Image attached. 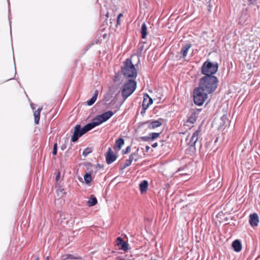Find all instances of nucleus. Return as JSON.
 <instances>
[{"label":"nucleus","instance_id":"nucleus-1","mask_svg":"<svg viewBox=\"0 0 260 260\" xmlns=\"http://www.w3.org/2000/svg\"><path fill=\"white\" fill-rule=\"evenodd\" d=\"M218 80L215 76H204L199 82V90H202L208 93L215 91L217 87Z\"/></svg>","mask_w":260,"mask_h":260},{"label":"nucleus","instance_id":"nucleus-2","mask_svg":"<svg viewBox=\"0 0 260 260\" xmlns=\"http://www.w3.org/2000/svg\"><path fill=\"white\" fill-rule=\"evenodd\" d=\"M121 72L125 78L135 79L138 75L137 71L131 58H127L121 67Z\"/></svg>","mask_w":260,"mask_h":260},{"label":"nucleus","instance_id":"nucleus-3","mask_svg":"<svg viewBox=\"0 0 260 260\" xmlns=\"http://www.w3.org/2000/svg\"><path fill=\"white\" fill-rule=\"evenodd\" d=\"M137 84V82L134 79H127L125 82L121 89V95L124 101L135 91Z\"/></svg>","mask_w":260,"mask_h":260},{"label":"nucleus","instance_id":"nucleus-4","mask_svg":"<svg viewBox=\"0 0 260 260\" xmlns=\"http://www.w3.org/2000/svg\"><path fill=\"white\" fill-rule=\"evenodd\" d=\"M92 129H93V127L90 122L88 123L82 127H81V125L77 124L74 127L73 135L71 138V141L72 142H77L81 137Z\"/></svg>","mask_w":260,"mask_h":260},{"label":"nucleus","instance_id":"nucleus-5","mask_svg":"<svg viewBox=\"0 0 260 260\" xmlns=\"http://www.w3.org/2000/svg\"><path fill=\"white\" fill-rule=\"evenodd\" d=\"M116 112L117 110H115L114 112L112 111H108L105 112L102 114L97 115L93 119L92 121L90 123L93 128L107 121Z\"/></svg>","mask_w":260,"mask_h":260},{"label":"nucleus","instance_id":"nucleus-6","mask_svg":"<svg viewBox=\"0 0 260 260\" xmlns=\"http://www.w3.org/2000/svg\"><path fill=\"white\" fill-rule=\"evenodd\" d=\"M218 64L217 62L212 63L207 60L202 67V73L206 76H213L218 71Z\"/></svg>","mask_w":260,"mask_h":260},{"label":"nucleus","instance_id":"nucleus-7","mask_svg":"<svg viewBox=\"0 0 260 260\" xmlns=\"http://www.w3.org/2000/svg\"><path fill=\"white\" fill-rule=\"evenodd\" d=\"M162 119L158 120H149L139 123V127H142L145 125H147L148 128L150 129H154L159 127L162 124Z\"/></svg>","mask_w":260,"mask_h":260},{"label":"nucleus","instance_id":"nucleus-8","mask_svg":"<svg viewBox=\"0 0 260 260\" xmlns=\"http://www.w3.org/2000/svg\"><path fill=\"white\" fill-rule=\"evenodd\" d=\"M208 93L196 88V105L201 106L207 100Z\"/></svg>","mask_w":260,"mask_h":260},{"label":"nucleus","instance_id":"nucleus-9","mask_svg":"<svg viewBox=\"0 0 260 260\" xmlns=\"http://www.w3.org/2000/svg\"><path fill=\"white\" fill-rule=\"evenodd\" d=\"M106 162L110 165L113 162L117 159V155L115 154L112 150L111 147L108 148V151L105 154Z\"/></svg>","mask_w":260,"mask_h":260},{"label":"nucleus","instance_id":"nucleus-10","mask_svg":"<svg viewBox=\"0 0 260 260\" xmlns=\"http://www.w3.org/2000/svg\"><path fill=\"white\" fill-rule=\"evenodd\" d=\"M116 243L119 249L123 251H127L128 249V244L125 242L120 237H118L116 240Z\"/></svg>","mask_w":260,"mask_h":260},{"label":"nucleus","instance_id":"nucleus-11","mask_svg":"<svg viewBox=\"0 0 260 260\" xmlns=\"http://www.w3.org/2000/svg\"><path fill=\"white\" fill-rule=\"evenodd\" d=\"M249 222L252 227L257 226L259 222L258 215L255 213L250 214Z\"/></svg>","mask_w":260,"mask_h":260},{"label":"nucleus","instance_id":"nucleus-12","mask_svg":"<svg viewBox=\"0 0 260 260\" xmlns=\"http://www.w3.org/2000/svg\"><path fill=\"white\" fill-rule=\"evenodd\" d=\"M191 46V45L190 44H187L182 47L180 51V54H181V57L183 58H185Z\"/></svg>","mask_w":260,"mask_h":260},{"label":"nucleus","instance_id":"nucleus-13","mask_svg":"<svg viewBox=\"0 0 260 260\" xmlns=\"http://www.w3.org/2000/svg\"><path fill=\"white\" fill-rule=\"evenodd\" d=\"M148 187V182L147 180H143L139 184V188L141 193L145 192Z\"/></svg>","mask_w":260,"mask_h":260},{"label":"nucleus","instance_id":"nucleus-14","mask_svg":"<svg viewBox=\"0 0 260 260\" xmlns=\"http://www.w3.org/2000/svg\"><path fill=\"white\" fill-rule=\"evenodd\" d=\"M124 144V140L122 138H119L116 140L115 144V149L117 150H120L121 149L122 146Z\"/></svg>","mask_w":260,"mask_h":260},{"label":"nucleus","instance_id":"nucleus-15","mask_svg":"<svg viewBox=\"0 0 260 260\" xmlns=\"http://www.w3.org/2000/svg\"><path fill=\"white\" fill-rule=\"evenodd\" d=\"M42 109L43 108L42 107H40L37 109V110L35 111L34 113L35 118V123L36 124H38L39 123L40 118V113Z\"/></svg>","mask_w":260,"mask_h":260},{"label":"nucleus","instance_id":"nucleus-16","mask_svg":"<svg viewBox=\"0 0 260 260\" xmlns=\"http://www.w3.org/2000/svg\"><path fill=\"white\" fill-rule=\"evenodd\" d=\"M98 203V200L94 195H91L87 201V205L89 207H92Z\"/></svg>","mask_w":260,"mask_h":260},{"label":"nucleus","instance_id":"nucleus-17","mask_svg":"<svg viewBox=\"0 0 260 260\" xmlns=\"http://www.w3.org/2000/svg\"><path fill=\"white\" fill-rule=\"evenodd\" d=\"M232 246L236 252H239L241 250L242 245L238 240H235L232 243Z\"/></svg>","mask_w":260,"mask_h":260},{"label":"nucleus","instance_id":"nucleus-18","mask_svg":"<svg viewBox=\"0 0 260 260\" xmlns=\"http://www.w3.org/2000/svg\"><path fill=\"white\" fill-rule=\"evenodd\" d=\"M140 32H141L142 38L143 39H145L147 35V27L146 24L144 22L143 23H142V24L141 25Z\"/></svg>","mask_w":260,"mask_h":260},{"label":"nucleus","instance_id":"nucleus-19","mask_svg":"<svg viewBox=\"0 0 260 260\" xmlns=\"http://www.w3.org/2000/svg\"><path fill=\"white\" fill-rule=\"evenodd\" d=\"M98 95V90H95L92 96L87 102L88 106L92 105L96 101Z\"/></svg>","mask_w":260,"mask_h":260},{"label":"nucleus","instance_id":"nucleus-20","mask_svg":"<svg viewBox=\"0 0 260 260\" xmlns=\"http://www.w3.org/2000/svg\"><path fill=\"white\" fill-rule=\"evenodd\" d=\"M227 120L226 116L223 114L220 118L217 120L218 123V129L221 128L225 124Z\"/></svg>","mask_w":260,"mask_h":260},{"label":"nucleus","instance_id":"nucleus-21","mask_svg":"<svg viewBox=\"0 0 260 260\" xmlns=\"http://www.w3.org/2000/svg\"><path fill=\"white\" fill-rule=\"evenodd\" d=\"M195 122V111H191V114L188 117L187 120L185 122L186 125H189V123L193 124Z\"/></svg>","mask_w":260,"mask_h":260},{"label":"nucleus","instance_id":"nucleus-22","mask_svg":"<svg viewBox=\"0 0 260 260\" xmlns=\"http://www.w3.org/2000/svg\"><path fill=\"white\" fill-rule=\"evenodd\" d=\"M84 180L86 184L89 185L92 180L91 173H86L84 175Z\"/></svg>","mask_w":260,"mask_h":260},{"label":"nucleus","instance_id":"nucleus-23","mask_svg":"<svg viewBox=\"0 0 260 260\" xmlns=\"http://www.w3.org/2000/svg\"><path fill=\"white\" fill-rule=\"evenodd\" d=\"M195 137V132L192 134L191 139L188 143V145L190 147V149H195V141L193 140V138Z\"/></svg>","mask_w":260,"mask_h":260},{"label":"nucleus","instance_id":"nucleus-24","mask_svg":"<svg viewBox=\"0 0 260 260\" xmlns=\"http://www.w3.org/2000/svg\"><path fill=\"white\" fill-rule=\"evenodd\" d=\"M138 149L136 151L131 153V155L129 156V159L132 161H133V160H134L135 161H138V157H137V158H135L134 157L135 156L138 155Z\"/></svg>","mask_w":260,"mask_h":260},{"label":"nucleus","instance_id":"nucleus-25","mask_svg":"<svg viewBox=\"0 0 260 260\" xmlns=\"http://www.w3.org/2000/svg\"><path fill=\"white\" fill-rule=\"evenodd\" d=\"M151 140H153L157 138L160 134V133H151L149 134Z\"/></svg>","mask_w":260,"mask_h":260},{"label":"nucleus","instance_id":"nucleus-26","mask_svg":"<svg viewBox=\"0 0 260 260\" xmlns=\"http://www.w3.org/2000/svg\"><path fill=\"white\" fill-rule=\"evenodd\" d=\"M203 122V121L202 122L201 124L199 126L198 130H196V137H197V138H196V142L198 141L199 136L200 135V133H201L203 131V128L202 126V124Z\"/></svg>","mask_w":260,"mask_h":260},{"label":"nucleus","instance_id":"nucleus-27","mask_svg":"<svg viewBox=\"0 0 260 260\" xmlns=\"http://www.w3.org/2000/svg\"><path fill=\"white\" fill-rule=\"evenodd\" d=\"M144 98H146L147 99H148V101L147 103L148 105H150L153 103V99L149 96V95L147 93H145L144 94Z\"/></svg>","mask_w":260,"mask_h":260},{"label":"nucleus","instance_id":"nucleus-28","mask_svg":"<svg viewBox=\"0 0 260 260\" xmlns=\"http://www.w3.org/2000/svg\"><path fill=\"white\" fill-rule=\"evenodd\" d=\"M91 152V151L90 150V149L89 148H86L84 149V150L82 152V155L84 157H86L88 155V154H89Z\"/></svg>","mask_w":260,"mask_h":260},{"label":"nucleus","instance_id":"nucleus-29","mask_svg":"<svg viewBox=\"0 0 260 260\" xmlns=\"http://www.w3.org/2000/svg\"><path fill=\"white\" fill-rule=\"evenodd\" d=\"M150 105L147 102V99L146 98H144L143 101L142 103V108L146 107V109H147Z\"/></svg>","mask_w":260,"mask_h":260},{"label":"nucleus","instance_id":"nucleus-30","mask_svg":"<svg viewBox=\"0 0 260 260\" xmlns=\"http://www.w3.org/2000/svg\"><path fill=\"white\" fill-rule=\"evenodd\" d=\"M76 258L74 255H73L71 254H68L63 256V260H66L67 259H76Z\"/></svg>","mask_w":260,"mask_h":260},{"label":"nucleus","instance_id":"nucleus-31","mask_svg":"<svg viewBox=\"0 0 260 260\" xmlns=\"http://www.w3.org/2000/svg\"><path fill=\"white\" fill-rule=\"evenodd\" d=\"M140 139L143 141L149 142L151 140L150 135L147 136H142L140 137Z\"/></svg>","mask_w":260,"mask_h":260},{"label":"nucleus","instance_id":"nucleus-32","mask_svg":"<svg viewBox=\"0 0 260 260\" xmlns=\"http://www.w3.org/2000/svg\"><path fill=\"white\" fill-rule=\"evenodd\" d=\"M111 98V95L110 93H107L104 95V100L107 102L110 101V99Z\"/></svg>","mask_w":260,"mask_h":260},{"label":"nucleus","instance_id":"nucleus-33","mask_svg":"<svg viewBox=\"0 0 260 260\" xmlns=\"http://www.w3.org/2000/svg\"><path fill=\"white\" fill-rule=\"evenodd\" d=\"M130 149H131V146H127L125 149L122 150V154H125L128 153L129 152Z\"/></svg>","mask_w":260,"mask_h":260},{"label":"nucleus","instance_id":"nucleus-34","mask_svg":"<svg viewBox=\"0 0 260 260\" xmlns=\"http://www.w3.org/2000/svg\"><path fill=\"white\" fill-rule=\"evenodd\" d=\"M191 97L194 104H195V88H193L192 90Z\"/></svg>","mask_w":260,"mask_h":260},{"label":"nucleus","instance_id":"nucleus-35","mask_svg":"<svg viewBox=\"0 0 260 260\" xmlns=\"http://www.w3.org/2000/svg\"><path fill=\"white\" fill-rule=\"evenodd\" d=\"M67 145L66 143L62 144L60 147L61 149L63 151L67 148Z\"/></svg>","mask_w":260,"mask_h":260},{"label":"nucleus","instance_id":"nucleus-36","mask_svg":"<svg viewBox=\"0 0 260 260\" xmlns=\"http://www.w3.org/2000/svg\"><path fill=\"white\" fill-rule=\"evenodd\" d=\"M132 161L128 158L125 160V164H126L128 166H129L132 164Z\"/></svg>","mask_w":260,"mask_h":260},{"label":"nucleus","instance_id":"nucleus-37","mask_svg":"<svg viewBox=\"0 0 260 260\" xmlns=\"http://www.w3.org/2000/svg\"><path fill=\"white\" fill-rule=\"evenodd\" d=\"M147 109H146V107H145V108H142V110H141V114L142 115H144V114L146 112V110Z\"/></svg>","mask_w":260,"mask_h":260},{"label":"nucleus","instance_id":"nucleus-38","mask_svg":"<svg viewBox=\"0 0 260 260\" xmlns=\"http://www.w3.org/2000/svg\"><path fill=\"white\" fill-rule=\"evenodd\" d=\"M257 0H248V1L251 4H255L256 3Z\"/></svg>","mask_w":260,"mask_h":260},{"label":"nucleus","instance_id":"nucleus-39","mask_svg":"<svg viewBox=\"0 0 260 260\" xmlns=\"http://www.w3.org/2000/svg\"><path fill=\"white\" fill-rule=\"evenodd\" d=\"M57 149H53V151H52V154L53 155H57Z\"/></svg>","mask_w":260,"mask_h":260},{"label":"nucleus","instance_id":"nucleus-40","mask_svg":"<svg viewBox=\"0 0 260 260\" xmlns=\"http://www.w3.org/2000/svg\"><path fill=\"white\" fill-rule=\"evenodd\" d=\"M208 188L209 189H213V186H212V182L211 181H210V183H209V184L208 185Z\"/></svg>","mask_w":260,"mask_h":260},{"label":"nucleus","instance_id":"nucleus-41","mask_svg":"<svg viewBox=\"0 0 260 260\" xmlns=\"http://www.w3.org/2000/svg\"><path fill=\"white\" fill-rule=\"evenodd\" d=\"M56 180L58 181L60 179V173L59 172L58 174L56 176Z\"/></svg>","mask_w":260,"mask_h":260},{"label":"nucleus","instance_id":"nucleus-42","mask_svg":"<svg viewBox=\"0 0 260 260\" xmlns=\"http://www.w3.org/2000/svg\"><path fill=\"white\" fill-rule=\"evenodd\" d=\"M127 167H128V166L127 165H126V164L124 163L123 166L122 167H121L120 169L121 170H123V169H124L125 168H126Z\"/></svg>","mask_w":260,"mask_h":260},{"label":"nucleus","instance_id":"nucleus-43","mask_svg":"<svg viewBox=\"0 0 260 260\" xmlns=\"http://www.w3.org/2000/svg\"><path fill=\"white\" fill-rule=\"evenodd\" d=\"M151 146L153 148H156L157 147L158 144L157 142H155V143H153Z\"/></svg>","mask_w":260,"mask_h":260},{"label":"nucleus","instance_id":"nucleus-44","mask_svg":"<svg viewBox=\"0 0 260 260\" xmlns=\"http://www.w3.org/2000/svg\"><path fill=\"white\" fill-rule=\"evenodd\" d=\"M53 149H57V143H55L53 145Z\"/></svg>","mask_w":260,"mask_h":260},{"label":"nucleus","instance_id":"nucleus-45","mask_svg":"<svg viewBox=\"0 0 260 260\" xmlns=\"http://www.w3.org/2000/svg\"><path fill=\"white\" fill-rule=\"evenodd\" d=\"M150 147L149 146H146V152H148L149 150L150 149Z\"/></svg>","mask_w":260,"mask_h":260},{"label":"nucleus","instance_id":"nucleus-46","mask_svg":"<svg viewBox=\"0 0 260 260\" xmlns=\"http://www.w3.org/2000/svg\"><path fill=\"white\" fill-rule=\"evenodd\" d=\"M209 6H208V7H209L208 11H211V8H210V1L209 2Z\"/></svg>","mask_w":260,"mask_h":260},{"label":"nucleus","instance_id":"nucleus-47","mask_svg":"<svg viewBox=\"0 0 260 260\" xmlns=\"http://www.w3.org/2000/svg\"><path fill=\"white\" fill-rule=\"evenodd\" d=\"M30 106H31V109L34 110L35 109V107L34 106V104H30Z\"/></svg>","mask_w":260,"mask_h":260},{"label":"nucleus","instance_id":"nucleus-48","mask_svg":"<svg viewBox=\"0 0 260 260\" xmlns=\"http://www.w3.org/2000/svg\"><path fill=\"white\" fill-rule=\"evenodd\" d=\"M122 16V14L120 13V14L118 15V17H117V19H119V18H120V17H121Z\"/></svg>","mask_w":260,"mask_h":260},{"label":"nucleus","instance_id":"nucleus-49","mask_svg":"<svg viewBox=\"0 0 260 260\" xmlns=\"http://www.w3.org/2000/svg\"><path fill=\"white\" fill-rule=\"evenodd\" d=\"M93 44H89L87 47V49L86 50H88L92 45Z\"/></svg>","mask_w":260,"mask_h":260},{"label":"nucleus","instance_id":"nucleus-50","mask_svg":"<svg viewBox=\"0 0 260 260\" xmlns=\"http://www.w3.org/2000/svg\"><path fill=\"white\" fill-rule=\"evenodd\" d=\"M45 260H49V256H46Z\"/></svg>","mask_w":260,"mask_h":260},{"label":"nucleus","instance_id":"nucleus-51","mask_svg":"<svg viewBox=\"0 0 260 260\" xmlns=\"http://www.w3.org/2000/svg\"><path fill=\"white\" fill-rule=\"evenodd\" d=\"M218 138L217 137L214 141L215 143H216L218 141Z\"/></svg>","mask_w":260,"mask_h":260},{"label":"nucleus","instance_id":"nucleus-52","mask_svg":"<svg viewBox=\"0 0 260 260\" xmlns=\"http://www.w3.org/2000/svg\"><path fill=\"white\" fill-rule=\"evenodd\" d=\"M200 111H201V109H196V114H197V112Z\"/></svg>","mask_w":260,"mask_h":260},{"label":"nucleus","instance_id":"nucleus-53","mask_svg":"<svg viewBox=\"0 0 260 260\" xmlns=\"http://www.w3.org/2000/svg\"><path fill=\"white\" fill-rule=\"evenodd\" d=\"M106 37H107V34H104V35H103V37H104V38H106Z\"/></svg>","mask_w":260,"mask_h":260},{"label":"nucleus","instance_id":"nucleus-54","mask_svg":"<svg viewBox=\"0 0 260 260\" xmlns=\"http://www.w3.org/2000/svg\"><path fill=\"white\" fill-rule=\"evenodd\" d=\"M106 16L107 17H108V16H109V13H107Z\"/></svg>","mask_w":260,"mask_h":260},{"label":"nucleus","instance_id":"nucleus-55","mask_svg":"<svg viewBox=\"0 0 260 260\" xmlns=\"http://www.w3.org/2000/svg\"><path fill=\"white\" fill-rule=\"evenodd\" d=\"M119 107H120V106H116V107H117V110H118L119 109Z\"/></svg>","mask_w":260,"mask_h":260},{"label":"nucleus","instance_id":"nucleus-56","mask_svg":"<svg viewBox=\"0 0 260 260\" xmlns=\"http://www.w3.org/2000/svg\"><path fill=\"white\" fill-rule=\"evenodd\" d=\"M8 5L9 6H10V1H9V0H8Z\"/></svg>","mask_w":260,"mask_h":260},{"label":"nucleus","instance_id":"nucleus-57","mask_svg":"<svg viewBox=\"0 0 260 260\" xmlns=\"http://www.w3.org/2000/svg\"><path fill=\"white\" fill-rule=\"evenodd\" d=\"M39 257H37L36 258V260H39Z\"/></svg>","mask_w":260,"mask_h":260},{"label":"nucleus","instance_id":"nucleus-58","mask_svg":"<svg viewBox=\"0 0 260 260\" xmlns=\"http://www.w3.org/2000/svg\"><path fill=\"white\" fill-rule=\"evenodd\" d=\"M9 21H10V17H9ZM11 21H10V24H11Z\"/></svg>","mask_w":260,"mask_h":260},{"label":"nucleus","instance_id":"nucleus-59","mask_svg":"<svg viewBox=\"0 0 260 260\" xmlns=\"http://www.w3.org/2000/svg\"><path fill=\"white\" fill-rule=\"evenodd\" d=\"M15 70L16 69V67H15Z\"/></svg>","mask_w":260,"mask_h":260}]
</instances>
